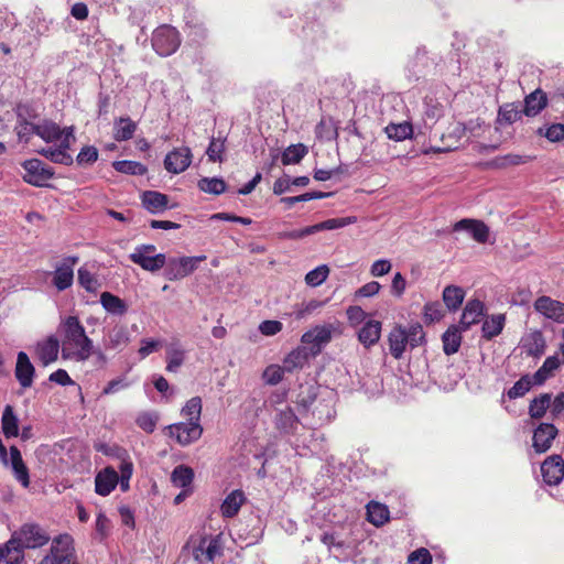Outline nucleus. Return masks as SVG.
Masks as SVG:
<instances>
[{"mask_svg": "<svg viewBox=\"0 0 564 564\" xmlns=\"http://www.w3.org/2000/svg\"><path fill=\"white\" fill-rule=\"evenodd\" d=\"M142 206L151 214H159L167 208V195L156 191H145L141 195Z\"/></svg>", "mask_w": 564, "mask_h": 564, "instance_id": "obj_20", "label": "nucleus"}, {"mask_svg": "<svg viewBox=\"0 0 564 564\" xmlns=\"http://www.w3.org/2000/svg\"><path fill=\"white\" fill-rule=\"evenodd\" d=\"M485 304L480 300H470L466 303L459 324L463 330L480 322L485 315Z\"/></svg>", "mask_w": 564, "mask_h": 564, "instance_id": "obj_15", "label": "nucleus"}, {"mask_svg": "<svg viewBox=\"0 0 564 564\" xmlns=\"http://www.w3.org/2000/svg\"><path fill=\"white\" fill-rule=\"evenodd\" d=\"M308 354L304 347L293 349L283 360V367L288 372H293L295 369H301L307 361Z\"/></svg>", "mask_w": 564, "mask_h": 564, "instance_id": "obj_38", "label": "nucleus"}, {"mask_svg": "<svg viewBox=\"0 0 564 564\" xmlns=\"http://www.w3.org/2000/svg\"><path fill=\"white\" fill-rule=\"evenodd\" d=\"M225 150L224 141L219 139L212 138L209 145L207 148L206 154L208 155L209 161L212 162H221V154Z\"/></svg>", "mask_w": 564, "mask_h": 564, "instance_id": "obj_58", "label": "nucleus"}, {"mask_svg": "<svg viewBox=\"0 0 564 564\" xmlns=\"http://www.w3.org/2000/svg\"><path fill=\"white\" fill-rule=\"evenodd\" d=\"M444 316V310L440 302H430L424 305V319L426 323L438 322Z\"/></svg>", "mask_w": 564, "mask_h": 564, "instance_id": "obj_55", "label": "nucleus"}, {"mask_svg": "<svg viewBox=\"0 0 564 564\" xmlns=\"http://www.w3.org/2000/svg\"><path fill=\"white\" fill-rule=\"evenodd\" d=\"M110 529H111L110 520L106 517L105 513L99 512L97 514L96 524H95L96 533L99 535V538L101 540H104L109 535Z\"/></svg>", "mask_w": 564, "mask_h": 564, "instance_id": "obj_61", "label": "nucleus"}, {"mask_svg": "<svg viewBox=\"0 0 564 564\" xmlns=\"http://www.w3.org/2000/svg\"><path fill=\"white\" fill-rule=\"evenodd\" d=\"M129 341L128 333L123 327L113 328L109 335V346L117 348L122 345H127Z\"/></svg>", "mask_w": 564, "mask_h": 564, "instance_id": "obj_59", "label": "nucleus"}, {"mask_svg": "<svg viewBox=\"0 0 564 564\" xmlns=\"http://www.w3.org/2000/svg\"><path fill=\"white\" fill-rule=\"evenodd\" d=\"M12 536L23 549H37L47 544L50 534L37 523H24Z\"/></svg>", "mask_w": 564, "mask_h": 564, "instance_id": "obj_5", "label": "nucleus"}, {"mask_svg": "<svg viewBox=\"0 0 564 564\" xmlns=\"http://www.w3.org/2000/svg\"><path fill=\"white\" fill-rule=\"evenodd\" d=\"M184 362V351L180 349H173L167 352V365L166 370L174 372Z\"/></svg>", "mask_w": 564, "mask_h": 564, "instance_id": "obj_62", "label": "nucleus"}, {"mask_svg": "<svg viewBox=\"0 0 564 564\" xmlns=\"http://www.w3.org/2000/svg\"><path fill=\"white\" fill-rule=\"evenodd\" d=\"M192 151L188 147L175 148L164 159V167L169 173L180 174L192 163Z\"/></svg>", "mask_w": 564, "mask_h": 564, "instance_id": "obj_8", "label": "nucleus"}, {"mask_svg": "<svg viewBox=\"0 0 564 564\" xmlns=\"http://www.w3.org/2000/svg\"><path fill=\"white\" fill-rule=\"evenodd\" d=\"M541 473L545 484L558 485L564 478V460H542Z\"/></svg>", "mask_w": 564, "mask_h": 564, "instance_id": "obj_21", "label": "nucleus"}, {"mask_svg": "<svg viewBox=\"0 0 564 564\" xmlns=\"http://www.w3.org/2000/svg\"><path fill=\"white\" fill-rule=\"evenodd\" d=\"M506 324L505 314H495L486 318L481 326L482 338L491 340L500 335Z\"/></svg>", "mask_w": 564, "mask_h": 564, "instance_id": "obj_27", "label": "nucleus"}, {"mask_svg": "<svg viewBox=\"0 0 564 564\" xmlns=\"http://www.w3.org/2000/svg\"><path fill=\"white\" fill-rule=\"evenodd\" d=\"M390 512L386 505L370 501L367 505V519L376 527H381L389 521Z\"/></svg>", "mask_w": 564, "mask_h": 564, "instance_id": "obj_31", "label": "nucleus"}, {"mask_svg": "<svg viewBox=\"0 0 564 564\" xmlns=\"http://www.w3.org/2000/svg\"><path fill=\"white\" fill-rule=\"evenodd\" d=\"M158 420L159 416L155 413L142 412L138 415L135 423L144 432L153 433L156 427Z\"/></svg>", "mask_w": 564, "mask_h": 564, "instance_id": "obj_56", "label": "nucleus"}, {"mask_svg": "<svg viewBox=\"0 0 564 564\" xmlns=\"http://www.w3.org/2000/svg\"><path fill=\"white\" fill-rule=\"evenodd\" d=\"M2 432L7 438L15 437L19 433V420L11 405H6L1 417Z\"/></svg>", "mask_w": 564, "mask_h": 564, "instance_id": "obj_34", "label": "nucleus"}, {"mask_svg": "<svg viewBox=\"0 0 564 564\" xmlns=\"http://www.w3.org/2000/svg\"><path fill=\"white\" fill-rule=\"evenodd\" d=\"M533 159L534 158L530 156V155H520V154H514V153H508L506 155L496 158L494 161V164L497 167L506 169L508 166L525 164V163L532 161Z\"/></svg>", "mask_w": 564, "mask_h": 564, "instance_id": "obj_47", "label": "nucleus"}, {"mask_svg": "<svg viewBox=\"0 0 564 564\" xmlns=\"http://www.w3.org/2000/svg\"><path fill=\"white\" fill-rule=\"evenodd\" d=\"M22 167L25 171L23 181L35 187L46 186L54 176V170L39 159L25 160Z\"/></svg>", "mask_w": 564, "mask_h": 564, "instance_id": "obj_6", "label": "nucleus"}, {"mask_svg": "<svg viewBox=\"0 0 564 564\" xmlns=\"http://www.w3.org/2000/svg\"><path fill=\"white\" fill-rule=\"evenodd\" d=\"M557 435V429L551 423L540 424L533 433V447L538 454L546 452Z\"/></svg>", "mask_w": 564, "mask_h": 564, "instance_id": "obj_13", "label": "nucleus"}, {"mask_svg": "<svg viewBox=\"0 0 564 564\" xmlns=\"http://www.w3.org/2000/svg\"><path fill=\"white\" fill-rule=\"evenodd\" d=\"M328 274L329 268L326 264H321L306 273L305 282L307 285L316 288L328 278Z\"/></svg>", "mask_w": 564, "mask_h": 564, "instance_id": "obj_48", "label": "nucleus"}, {"mask_svg": "<svg viewBox=\"0 0 564 564\" xmlns=\"http://www.w3.org/2000/svg\"><path fill=\"white\" fill-rule=\"evenodd\" d=\"M137 131V123L129 117H120L115 120L113 138L116 141H128Z\"/></svg>", "mask_w": 564, "mask_h": 564, "instance_id": "obj_30", "label": "nucleus"}, {"mask_svg": "<svg viewBox=\"0 0 564 564\" xmlns=\"http://www.w3.org/2000/svg\"><path fill=\"white\" fill-rule=\"evenodd\" d=\"M382 324L379 321H367L358 332V340L366 348L376 345L381 336Z\"/></svg>", "mask_w": 564, "mask_h": 564, "instance_id": "obj_24", "label": "nucleus"}, {"mask_svg": "<svg viewBox=\"0 0 564 564\" xmlns=\"http://www.w3.org/2000/svg\"><path fill=\"white\" fill-rule=\"evenodd\" d=\"M551 405V394L542 393L534 398L529 405V414L532 419H541Z\"/></svg>", "mask_w": 564, "mask_h": 564, "instance_id": "obj_42", "label": "nucleus"}, {"mask_svg": "<svg viewBox=\"0 0 564 564\" xmlns=\"http://www.w3.org/2000/svg\"><path fill=\"white\" fill-rule=\"evenodd\" d=\"M306 153L307 148L303 143L292 144L283 151L281 162L283 165L300 163Z\"/></svg>", "mask_w": 564, "mask_h": 564, "instance_id": "obj_41", "label": "nucleus"}, {"mask_svg": "<svg viewBox=\"0 0 564 564\" xmlns=\"http://www.w3.org/2000/svg\"><path fill=\"white\" fill-rule=\"evenodd\" d=\"M14 376L23 389L30 388L33 384L35 368L24 351L18 354Z\"/></svg>", "mask_w": 564, "mask_h": 564, "instance_id": "obj_12", "label": "nucleus"}, {"mask_svg": "<svg viewBox=\"0 0 564 564\" xmlns=\"http://www.w3.org/2000/svg\"><path fill=\"white\" fill-rule=\"evenodd\" d=\"M465 297V291L456 285H448L443 291V302L449 311L460 307Z\"/></svg>", "mask_w": 564, "mask_h": 564, "instance_id": "obj_37", "label": "nucleus"}, {"mask_svg": "<svg viewBox=\"0 0 564 564\" xmlns=\"http://www.w3.org/2000/svg\"><path fill=\"white\" fill-rule=\"evenodd\" d=\"M73 538L69 534H59L54 538L51 546H56L58 553L54 556L56 564H78L74 554Z\"/></svg>", "mask_w": 564, "mask_h": 564, "instance_id": "obj_11", "label": "nucleus"}, {"mask_svg": "<svg viewBox=\"0 0 564 564\" xmlns=\"http://www.w3.org/2000/svg\"><path fill=\"white\" fill-rule=\"evenodd\" d=\"M409 338L405 335V327L395 325L388 335V345L391 356L399 360L403 357Z\"/></svg>", "mask_w": 564, "mask_h": 564, "instance_id": "obj_17", "label": "nucleus"}, {"mask_svg": "<svg viewBox=\"0 0 564 564\" xmlns=\"http://www.w3.org/2000/svg\"><path fill=\"white\" fill-rule=\"evenodd\" d=\"M300 421L291 406L280 410L275 415V427L283 433H292L296 430Z\"/></svg>", "mask_w": 564, "mask_h": 564, "instance_id": "obj_26", "label": "nucleus"}, {"mask_svg": "<svg viewBox=\"0 0 564 564\" xmlns=\"http://www.w3.org/2000/svg\"><path fill=\"white\" fill-rule=\"evenodd\" d=\"M315 227H305V228H302V229H295V230H290V231H281V232H278L276 236L279 239H291V240H297V239H302L306 236H310V235H313L314 234V230Z\"/></svg>", "mask_w": 564, "mask_h": 564, "instance_id": "obj_63", "label": "nucleus"}, {"mask_svg": "<svg viewBox=\"0 0 564 564\" xmlns=\"http://www.w3.org/2000/svg\"><path fill=\"white\" fill-rule=\"evenodd\" d=\"M284 367L278 365H270L263 371V379L268 384L275 386L282 381L284 376Z\"/></svg>", "mask_w": 564, "mask_h": 564, "instance_id": "obj_57", "label": "nucleus"}, {"mask_svg": "<svg viewBox=\"0 0 564 564\" xmlns=\"http://www.w3.org/2000/svg\"><path fill=\"white\" fill-rule=\"evenodd\" d=\"M560 366L561 361L556 356L547 357L533 375L534 384H542Z\"/></svg>", "mask_w": 564, "mask_h": 564, "instance_id": "obj_40", "label": "nucleus"}, {"mask_svg": "<svg viewBox=\"0 0 564 564\" xmlns=\"http://www.w3.org/2000/svg\"><path fill=\"white\" fill-rule=\"evenodd\" d=\"M245 501V495L241 490L237 489L231 491L223 501L220 506L221 514L225 518L235 517L240 510Z\"/></svg>", "mask_w": 564, "mask_h": 564, "instance_id": "obj_29", "label": "nucleus"}, {"mask_svg": "<svg viewBox=\"0 0 564 564\" xmlns=\"http://www.w3.org/2000/svg\"><path fill=\"white\" fill-rule=\"evenodd\" d=\"M182 39L176 28L170 24H162L158 26L151 36V45L160 56L166 57L174 54L180 45Z\"/></svg>", "mask_w": 564, "mask_h": 564, "instance_id": "obj_3", "label": "nucleus"}, {"mask_svg": "<svg viewBox=\"0 0 564 564\" xmlns=\"http://www.w3.org/2000/svg\"><path fill=\"white\" fill-rule=\"evenodd\" d=\"M405 335L409 338L408 345L413 349L425 343V333L419 323H414L405 328Z\"/></svg>", "mask_w": 564, "mask_h": 564, "instance_id": "obj_51", "label": "nucleus"}, {"mask_svg": "<svg viewBox=\"0 0 564 564\" xmlns=\"http://www.w3.org/2000/svg\"><path fill=\"white\" fill-rule=\"evenodd\" d=\"M37 124L28 121L25 118L19 116L18 124L15 127L19 140L29 142L33 134H36Z\"/></svg>", "mask_w": 564, "mask_h": 564, "instance_id": "obj_52", "label": "nucleus"}, {"mask_svg": "<svg viewBox=\"0 0 564 564\" xmlns=\"http://www.w3.org/2000/svg\"><path fill=\"white\" fill-rule=\"evenodd\" d=\"M61 343L54 335L48 336L36 346V355L43 366H48L58 358Z\"/></svg>", "mask_w": 564, "mask_h": 564, "instance_id": "obj_14", "label": "nucleus"}, {"mask_svg": "<svg viewBox=\"0 0 564 564\" xmlns=\"http://www.w3.org/2000/svg\"><path fill=\"white\" fill-rule=\"evenodd\" d=\"M536 133L545 137L551 142H558L564 139V124L553 123L551 126L540 127Z\"/></svg>", "mask_w": 564, "mask_h": 564, "instance_id": "obj_49", "label": "nucleus"}, {"mask_svg": "<svg viewBox=\"0 0 564 564\" xmlns=\"http://www.w3.org/2000/svg\"><path fill=\"white\" fill-rule=\"evenodd\" d=\"M534 381L530 376H522L508 390L509 399H517L523 397L531 389Z\"/></svg>", "mask_w": 564, "mask_h": 564, "instance_id": "obj_50", "label": "nucleus"}, {"mask_svg": "<svg viewBox=\"0 0 564 564\" xmlns=\"http://www.w3.org/2000/svg\"><path fill=\"white\" fill-rule=\"evenodd\" d=\"M6 469L10 470L14 478L24 487L30 485L29 468L25 466L24 460H2Z\"/></svg>", "mask_w": 564, "mask_h": 564, "instance_id": "obj_39", "label": "nucleus"}, {"mask_svg": "<svg viewBox=\"0 0 564 564\" xmlns=\"http://www.w3.org/2000/svg\"><path fill=\"white\" fill-rule=\"evenodd\" d=\"M64 130L52 120H43L37 123L36 135L45 142H55L62 139Z\"/></svg>", "mask_w": 564, "mask_h": 564, "instance_id": "obj_33", "label": "nucleus"}, {"mask_svg": "<svg viewBox=\"0 0 564 564\" xmlns=\"http://www.w3.org/2000/svg\"><path fill=\"white\" fill-rule=\"evenodd\" d=\"M119 475L112 467L100 470L95 478V491L100 496H108L118 485Z\"/></svg>", "mask_w": 564, "mask_h": 564, "instance_id": "obj_16", "label": "nucleus"}, {"mask_svg": "<svg viewBox=\"0 0 564 564\" xmlns=\"http://www.w3.org/2000/svg\"><path fill=\"white\" fill-rule=\"evenodd\" d=\"M98 150L94 145H85L76 156L78 165H91L98 160Z\"/></svg>", "mask_w": 564, "mask_h": 564, "instance_id": "obj_54", "label": "nucleus"}, {"mask_svg": "<svg viewBox=\"0 0 564 564\" xmlns=\"http://www.w3.org/2000/svg\"><path fill=\"white\" fill-rule=\"evenodd\" d=\"M443 350L447 356L454 355L459 350L462 344V334L458 326L452 325L442 336Z\"/></svg>", "mask_w": 564, "mask_h": 564, "instance_id": "obj_32", "label": "nucleus"}, {"mask_svg": "<svg viewBox=\"0 0 564 564\" xmlns=\"http://www.w3.org/2000/svg\"><path fill=\"white\" fill-rule=\"evenodd\" d=\"M198 188L208 194L220 195L226 191V183L223 178L203 177L198 181Z\"/></svg>", "mask_w": 564, "mask_h": 564, "instance_id": "obj_46", "label": "nucleus"}, {"mask_svg": "<svg viewBox=\"0 0 564 564\" xmlns=\"http://www.w3.org/2000/svg\"><path fill=\"white\" fill-rule=\"evenodd\" d=\"M193 479L194 470L185 465L177 466L171 475L173 485L182 489H192Z\"/></svg>", "mask_w": 564, "mask_h": 564, "instance_id": "obj_36", "label": "nucleus"}, {"mask_svg": "<svg viewBox=\"0 0 564 564\" xmlns=\"http://www.w3.org/2000/svg\"><path fill=\"white\" fill-rule=\"evenodd\" d=\"M455 231L458 230H468L473 238L480 243H485L489 237V228L488 226L480 220L475 219H462L454 225L453 228Z\"/></svg>", "mask_w": 564, "mask_h": 564, "instance_id": "obj_18", "label": "nucleus"}, {"mask_svg": "<svg viewBox=\"0 0 564 564\" xmlns=\"http://www.w3.org/2000/svg\"><path fill=\"white\" fill-rule=\"evenodd\" d=\"M112 167L122 174L144 175L148 172L145 165L137 161L121 160L112 162Z\"/></svg>", "mask_w": 564, "mask_h": 564, "instance_id": "obj_43", "label": "nucleus"}, {"mask_svg": "<svg viewBox=\"0 0 564 564\" xmlns=\"http://www.w3.org/2000/svg\"><path fill=\"white\" fill-rule=\"evenodd\" d=\"M389 139L395 141H403L410 138L413 133L412 124L409 122L390 123L384 129Z\"/></svg>", "mask_w": 564, "mask_h": 564, "instance_id": "obj_44", "label": "nucleus"}, {"mask_svg": "<svg viewBox=\"0 0 564 564\" xmlns=\"http://www.w3.org/2000/svg\"><path fill=\"white\" fill-rule=\"evenodd\" d=\"M24 558V549L11 535V539L0 545V564H21Z\"/></svg>", "mask_w": 564, "mask_h": 564, "instance_id": "obj_19", "label": "nucleus"}, {"mask_svg": "<svg viewBox=\"0 0 564 564\" xmlns=\"http://www.w3.org/2000/svg\"><path fill=\"white\" fill-rule=\"evenodd\" d=\"M206 259V256L171 257L166 259L164 276L169 281H180L196 271Z\"/></svg>", "mask_w": 564, "mask_h": 564, "instance_id": "obj_4", "label": "nucleus"}, {"mask_svg": "<svg viewBox=\"0 0 564 564\" xmlns=\"http://www.w3.org/2000/svg\"><path fill=\"white\" fill-rule=\"evenodd\" d=\"M62 357L76 361H85L93 354V340L87 336L82 322L77 316L65 317L59 326Z\"/></svg>", "mask_w": 564, "mask_h": 564, "instance_id": "obj_1", "label": "nucleus"}, {"mask_svg": "<svg viewBox=\"0 0 564 564\" xmlns=\"http://www.w3.org/2000/svg\"><path fill=\"white\" fill-rule=\"evenodd\" d=\"M37 153L45 156L46 159L54 163L63 164L66 166L72 165L74 162L72 155L68 152L64 151V149L59 148L42 149L39 150Z\"/></svg>", "mask_w": 564, "mask_h": 564, "instance_id": "obj_45", "label": "nucleus"}, {"mask_svg": "<svg viewBox=\"0 0 564 564\" xmlns=\"http://www.w3.org/2000/svg\"><path fill=\"white\" fill-rule=\"evenodd\" d=\"M129 259L149 272H156L162 268L165 269L166 256L158 253L155 256H145L142 253H130Z\"/></svg>", "mask_w": 564, "mask_h": 564, "instance_id": "obj_22", "label": "nucleus"}, {"mask_svg": "<svg viewBox=\"0 0 564 564\" xmlns=\"http://www.w3.org/2000/svg\"><path fill=\"white\" fill-rule=\"evenodd\" d=\"M282 327H283V325L281 322L268 319V321H263L259 325V330L264 336H273V335L278 334L279 332H281Z\"/></svg>", "mask_w": 564, "mask_h": 564, "instance_id": "obj_64", "label": "nucleus"}, {"mask_svg": "<svg viewBox=\"0 0 564 564\" xmlns=\"http://www.w3.org/2000/svg\"><path fill=\"white\" fill-rule=\"evenodd\" d=\"M524 115L522 106L517 102H507L499 107L497 122L499 124H512Z\"/></svg>", "mask_w": 564, "mask_h": 564, "instance_id": "obj_28", "label": "nucleus"}, {"mask_svg": "<svg viewBox=\"0 0 564 564\" xmlns=\"http://www.w3.org/2000/svg\"><path fill=\"white\" fill-rule=\"evenodd\" d=\"M408 564H432V555L424 547L417 549L408 556Z\"/></svg>", "mask_w": 564, "mask_h": 564, "instance_id": "obj_60", "label": "nucleus"}, {"mask_svg": "<svg viewBox=\"0 0 564 564\" xmlns=\"http://www.w3.org/2000/svg\"><path fill=\"white\" fill-rule=\"evenodd\" d=\"M202 410V398H191L181 409V415L186 421L173 423L164 427V434L182 446L196 442L203 434V426L200 425Z\"/></svg>", "mask_w": 564, "mask_h": 564, "instance_id": "obj_2", "label": "nucleus"}, {"mask_svg": "<svg viewBox=\"0 0 564 564\" xmlns=\"http://www.w3.org/2000/svg\"><path fill=\"white\" fill-rule=\"evenodd\" d=\"M522 348L528 356L540 358L545 352L546 343L541 330H533L523 338Z\"/></svg>", "mask_w": 564, "mask_h": 564, "instance_id": "obj_23", "label": "nucleus"}, {"mask_svg": "<svg viewBox=\"0 0 564 564\" xmlns=\"http://www.w3.org/2000/svg\"><path fill=\"white\" fill-rule=\"evenodd\" d=\"M102 307L111 314L123 315L128 311V306L123 300L110 292H102L100 295Z\"/></svg>", "mask_w": 564, "mask_h": 564, "instance_id": "obj_35", "label": "nucleus"}, {"mask_svg": "<svg viewBox=\"0 0 564 564\" xmlns=\"http://www.w3.org/2000/svg\"><path fill=\"white\" fill-rule=\"evenodd\" d=\"M78 283L90 293H95L100 286L96 276L84 268L78 270Z\"/></svg>", "mask_w": 564, "mask_h": 564, "instance_id": "obj_53", "label": "nucleus"}, {"mask_svg": "<svg viewBox=\"0 0 564 564\" xmlns=\"http://www.w3.org/2000/svg\"><path fill=\"white\" fill-rule=\"evenodd\" d=\"M534 308L546 318L557 323H564V303L542 295L534 302Z\"/></svg>", "mask_w": 564, "mask_h": 564, "instance_id": "obj_10", "label": "nucleus"}, {"mask_svg": "<svg viewBox=\"0 0 564 564\" xmlns=\"http://www.w3.org/2000/svg\"><path fill=\"white\" fill-rule=\"evenodd\" d=\"M546 94L541 89H536L524 98L522 110L525 116L534 117L540 113L546 107Z\"/></svg>", "mask_w": 564, "mask_h": 564, "instance_id": "obj_25", "label": "nucleus"}, {"mask_svg": "<svg viewBox=\"0 0 564 564\" xmlns=\"http://www.w3.org/2000/svg\"><path fill=\"white\" fill-rule=\"evenodd\" d=\"M78 261L79 258L77 256H68L56 267L53 284L58 291H64L72 286L74 281V267Z\"/></svg>", "mask_w": 564, "mask_h": 564, "instance_id": "obj_7", "label": "nucleus"}, {"mask_svg": "<svg viewBox=\"0 0 564 564\" xmlns=\"http://www.w3.org/2000/svg\"><path fill=\"white\" fill-rule=\"evenodd\" d=\"M336 329L337 327L334 324L317 325L305 332L301 337V341L305 345H313V348H316L314 354H317L323 345L332 340V334Z\"/></svg>", "mask_w": 564, "mask_h": 564, "instance_id": "obj_9", "label": "nucleus"}]
</instances>
